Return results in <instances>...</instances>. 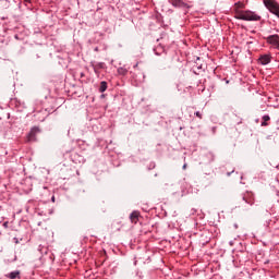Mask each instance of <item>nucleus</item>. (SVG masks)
I'll use <instances>...</instances> for the list:
<instances>
[{"mask_svg": "<svg viewBox=\"0 0 279 279\" xmlns=\"http://www.w3.org/2000/svg\"><path fill=\"white\" fill-rule=\"evenodd\" d=\"M234 19H238L239 21H260V15L256 14L254 11H241L236 10Z\"/></svg>", "mask_w": 279, "mask_h": 279, "instance_id": "f257e3e1", "label": "nucleus"}, {"mask_svg": "<svg viewBox=\"0 0 279 279\" xmlns=\"http://www.w3.org/2000/svg\"><path fill=\"white\" fill-rule=\"evenodd\" d=\"M37 134H40V128L38 126H33L31 129V131L28 132L27 136H26V141L27 143H34L36 142V136Z\"/></svg>", "mask_w": 279, "mask_h": 279, "instance_id": "f03ea898", "label": "nucleus"}, {"mask_svg": "<svg viewBox=\"0 0 279 279\" xmlns=\"http://www.w3.org/2000/svg\"><path fill=\"white\" fill-rule=\"evenodd\" d=\"M170 3L173 8H180L182 10H189V8H191L184 0H170Z\"/></svg>", "mask_w": 279, "mask_h": 279, "instance_id": "7ed1b4c3", "label": "nucleus"}, {"mask_svg": "<svg viewBox=\"0 0 279 279\" xmlns=\"http://www.w3.org/2000/svg\"><path fill=\"white\" fill-rule=\"evenodd\" d=\"M267 43H269V45H272V47H275L276 49H278L279 46V36L278 35H270L267 37Z\"/></svg>", "mask_w": 279, "mask_h": 279, "instance_id": "20e7f679", "label": "nucleus"}, {"mask_svg": "<svg viewBox=\"0 0 279 279\" xmlns=\"http://www.w3.org/2000/svg\"><path fill=\"white\" fill-rule=\"evenodd\" d=\"M141 217V211L134 210L130 215V221L131 223H138V219Z\"/></svg>", "mask_w": 279, "mask_h": 279, "instance_id": "39448f33", "label": "nucleus"}, {"mask_svg": "<svg viewBox=\"0 0 279 279\" xmlns=\"http://www.w3.org/2000/svg\"><path fill=\"white\" fill-rule=\"evenodd\" d=\"M259 62L265 65V64H269V62H271V56L269 54H264L259 57Z\"/></svg>", "mask_w": 279, "mask_h": 279, "instance_id": "423d86ee", "label": "nucleus"}, {"mask_svg": "<svg viewBox=\"0 0 279 279\" xmlns=\"http://www.w3.org/2000/svg\"><path fill=\"white\" fill-rule=\"evenodd\" d=\"M5 278H9V279L21 278V271L19 270L11 271L8 275H5Z\"/></svg>", "mask_w": 279, "mask_h": 279, "instance_id": "0eeeda50", "label": "nucleus"}, {"mask_svg": "<svg viewBox=\"0 0 279 279\" xmlns=\"http://www.w3.org/2000/svg\"><path fill=\"white\" fill-rule=\"evenodd\" d=\"M128 71H129L128 68L120 66V68H118L117 73H118V75H122L124 77V75H128Z\"/></svg>", "mask_w": 279, "mask_h": 279, "instance_id": "6e6552de", "label": "nucleus"}, {"mask_svg": "<svg viewBox=\"0 0 279 279\" xmlns=\"http://www.w3.org/2000/svg\"><path fill=\"white\" fill-rule=\"evenodd\" d=\"M108 90V83L106 81L100 82L99 93H106Z\"/></svg>", "mask_w": 279, "mask_h": 279, "instance_id": "1a4fd4ad", "label": "nucleus"}, {"mask_svg": "<svg viewBox=\"0 0 279 279\" xmlns=\"http://www.w3.org/2000/svg\"><path fill=\"white\" fill-rule=\"evenodd\" d=\"M243 199L244 202H246V204H251V206L252 204H254V197L252 196V194L245 195Z\"/></svg>", "mask_w": 279, "mask_h": 279, "instance_id": "9d476101", "label": "nucleus"}, {"mask_svg": "<svg viewBox=\"0 0 279 279\" xmlns=\"http://www.w3.org/2000/svg\"><path fill=\"white\" fill-rule=\"evenodd\" d=\"M93 69H98V71H101V69H106V64L104 62L92 64Z\"/></svg>", "mask_w": 279, "mask_h": 279, "instance_id": "9b49d317", "label": "nucleus"}, {"mask_svg": "<svg viewBox=\"0 0 279 279\" xmlns=\"http://www.w3.org/2000/svg\"><path fill=\"white\" fill-rule=\"evenodd\" d=\"M243 8H245V4L243 2H236L234 4L235 16H236V10H243Z\"/></svg>", "mask_w": 279, "mask_h": 279, "instance_id": "f8f14e48", "label": "nucleus"}, {"mask_svg": "<svg viewBox=\"0 0 279 279\" xmlns=\"http://www.w3.org/2000/svg\"><path fill=\"white\" fill-rule=\"evenodd\" d=\"M270 117L269 116H264L263 117V122H262V126L265 128L267 126V121H270Z\"/></svg>", "mask_w": 279, "mask_h": 279, "instance_id": "ddd939ff", "label": "nucleus"}, {"mask_svg": "<svg viewBox=\"0 0 279 279\" xmlns=\"http://www.w3.org/2000/svg\"><path fill=\"white\" fill-rule=\"evenodd\" d=\"M194 117H197V119H202V112L201 111L194 112Z\"/></svg>", "mask_w": 279, "mask_h": 279, "instance_id": "4468645a", "label": "nucleus"}, {"mask_svg": "<svg viewBox=\"0 0 279 279\" xmlns=\"http://www.w3.org/2000/svg\"><path fill=\"white\" fill-rule=\"evenodd\" d=\"M2 226H3V228L5 230H8V228L10 227V222L9 221H4Z\"/></svg>", "mask_w": 279, "mask_h": 279, "instance_id": "2eb2a0df", "label": "nucleus"}, {"mask_svg": "<svg viewBox=\"0 0 279 279\" xmlns=\"http://www.w3.org/2000/svg\"><path fill=\"white\" fill-rule=\"evenodd\" d=\"M214 232H215V236H218L219 235V229H217V227H214Z\"/></svg>", "mask_w": 279, "mask_h": 279, "instance_id": "dca6fc26", "label": "nucleus"}, {"mask_svg": "<svg viewBox=\"0 0 279 279\" xmlns=\"http://www.w3.org/2000/svg\"><path fill=\"white\" fill-rule=\"evenodd\" d=\"M94 72L97 74V75H100V70L99 69H96V68H93Z\"/></svg>", "mask_w": 279, "mask_h": 279, "instance_id": "f3484780", "label": "nucleus"}, {"mask_svg": "<svg viewBox=\"0 0 279 279\" xmlns=\"http://www.w3.org/2000/svg\"><path fill=\"white\" fill-rule=\"evenodd\" d=\"M51 202H56V196H52V197H51Z\"/></svg>", "mask_w": 279, "mask_h": 279, "instance_id": "a211bd4d", "label": "nucleus"}, {"mask_svg": "<svg viewBox=\"0 0 279 279\" xmlns=\"http://www.w3.org/2000/svg\"><path fill=\"white\" fill-rule=\"evenodd\" d=\"M186 167H187V165H186V163H184V165H183V169L185 170V169H186Z\"/></svg>", "mask_w": 279, "mask_h": 279, "instance_id": "6ab92c4d", "label": "nucleus"}, {"mask_svg": "<svg viewBox=\"0 0 279 279\" xmlns=\"http://www.w3.org/2000/svg\"><path fill=\"white\" fill-rule=\"evenodd\" d=\"M138 66V63H136L135 65H134V69H136Z\"/></svg>", "mask_w": 279, "mask_h": 279, "instance_id": "aec40b11", "label": "nucleus"}, {"mask_svg": "<svg viewBox=\"0 0 279 279\" xmlns=\"http://www.w3.org/2000/svg\"><path fill=\"white\" fill-rule=\"evenodd\" d=\"M39 121H45V118H43V119H39Z\"/></svg>", "mask_w": 279, "mask_h": 279, "instance_id": "412c9836", "label": "nucleus"}, {"mask_svg": "<svg viewBox=\"0 0 279 279\" xmlns=\"http://www.w3.org/2000/svg\"><path fill=\"white\" fill-rule=\"evenodd\" d=\"M26 3H28L29 2V0H24Z\"/></svg>", "mask_w": 279, "mask_h": 279, "instance_id": "4be33fe9", "label": "nucleus"}, {"mask_svg": "<svg viewBox=\"0 0 279 279\" xmlns=\"http://www.w3.org/2000/svg\"><path fill=\"white\" fill-rule=\"evenodd\" d=\"M197 69H202V65H198Z\"/></svg>", "mask_w": 279, "mask_h": 279, "instance_id": "5701e85b", "label": "nucleus"}]
</instances>
